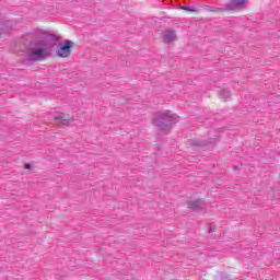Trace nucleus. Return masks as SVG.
Returning a JSON list of instances; mask_svg holds the SVG:
<instances>
[{"label": "nucleus", "mask_w": 280, "mask_h": 280, "mask_svg": "<svg viewBox=\"0 0 280 280\" xmlns=\"http://www.w3.org/2000/svg\"><path fill=\"white\" fill-rule=\"evenodd\" d=\"M162 38L166 45L176 40V32L174 30H166L162 33Z\"/></svg>", "instance_id": "20e7f679"}, {"label": "nucleus", "mask_w": 280, "mask_h": 280, "mask_svg": "<svg viewBox=\"0 0 280 280\" xmlns=\"http://www.w3.org/2000/svg\"><path fill=\"white\" fill-rule=\"evenodd\" d=\"M246 1L244 0H232L225 5V10H237V8H243Z\"/></svg>", "instance_id": "0eeeda50"}, {"label": "nucleus", "mask_w": 280, "mask_h": 280, "mask_svg": "<svg viewBox=\"0 0 280 280\" xmlns=\"http://www.w3.org/2000/svg\"><path fill=\"white\" fill-rule=\"evenodd\" d=\"M51 51H54V45L51 42L47 39H42L35 43L34 47L27 49V60L33 62H38L40 60H45V58H49L51 56Z\"/></svg>", "instance_id": "f257e3e1"}, {"label": "nucleus", "mask_w": 280, "mask_h": 280, "mask_svg": "<svg viewBox=\"0 0 280 280\" xmlns=\"http://www.w3.org/2000/svg\"><path fill=\"white\" fill-rule=\"evenodd\" d=\"M42 34H44L45 36H48L49 40H58V35L56 34H47V32H42Z\"/></svg>", "instance_id": "9b49d317"}, {"label": "nucleus", "mask_w": 280, "mask_h": 280, "mask_svg": "<svg viewBox=\"0 0 280 280\" xmlns=\"http://www.w3.org/2000/svg\"><path fill=\"white\" fill-rule=\"evenodd\" d=\"M180 9L186 10L187 12H198V9L196 7L184 5L180 7Z\"/></svg>", "instance_id": "9d476101"}, {"label": "nucleus", "mask_w": 280, "mask_h": 280, "mask_svg": "<svg viewBox=\"0 0 280 280\" xmlns=\"http://www.w3.org/2000/svg\"><path fill=\"white\" fill-rule=\"evenodd\" d=\"M5 27H10V23L9 22H4V23L1 24L0 34H3V31L5 30Z\"/></svg>", "instance_id": "f8f14e48"}, {"label": "nucleus", "mask_w": 280, "mask_h": 280, "mask_svg": "<svg viewBox=\"0 0 280 280\" xmlns=\"http://www.w3.org/2000/svg\"><path fill=\"white\" fill-rule=\"evenodd\" d=\"M24 167L25 170H32V164H25Z\"/></svg>", "instance_id": "ddd939ff"}, {"label": "nucleus", "mask_w": 280, "mask_h": 280, "mask_svg": "<svg viewBox=\"0 0 280 280\" xmlns=\"http://www.w3.org/2000/svg\"><path fill=\"white\" fill-rule=\"evenodd\" d=\"M188 209H191V211H200L205 209V202L200 199L190 200L188 201Z\"/></svg>", "instance_id": "39448f33"}, {"label": "nucleus", "mask_w": 280, "mask_h": 280, "mask_svg": "<svg viewBox=\"0 0 280 280\" xmlns=\"http://www.w3.org/2000/svg\"><path fill=\"white\" fill-rule=\"evenodd\" d=\"M178 116L172 112H163L156 115V117L153 118V124L156 126V128H160V130H165V128H168V126H173V124H177Z\"/></svg>", "instance_id": "f03ea898"}, {"label": "nucleus", "mask_w": 280, "mask_h": 280, "mask_svg": "<svg viewBox=\"0 0 280 280\" xmlns=\"http://www.w3.org/2000/svg\"><path fill=\"white\" fill-rule=\"evenodd\" d=\"M219 96L221 97V100H229V97H231V91L229 90H220L219 91Z\"/></svg>", "instance_id": "6e6552de"}, {"label": "nucleus", "mask_w": 280, "mask_h": 280, "mask_svg": "<svg viewBox=\"0 0 280 280\" xmlns=\"http://www.w3.org/2000/svg\"><path fill=\"white\" fill-rule=\"evenodd\" d=\"M205 10H207L208 12H223L224 9H220V8H215V7H211V5H206Z\"/></svg>", "instance_id": "1a4fd4ad"}, {"label": "nucleus", "mask_w": 280, "mask_h": 280, "mask_svg": "<svg viewBox=\"0 0 280 280\" xmlns=\"http://www.w3.org/2000/svg\"><path fill=\"white\" fill-rule=\"evenodd\" d=\"M73 42L66 39L57 45L56 54L59 58H69L71 50L73 49Z\"/></svg>", "instance_id": "7ed1b4c3"}, {"label": "nucleus", "mask_w": 280, "mask_h": 280, "mask_svg": "<svg viewBox=\"0 0 280 280\" xmlns=\"http://www.w3.org/2000/svg\"><path fill=\"white\" fill-rule=\"evenodd\" d=\"M54 119L56 120L57 124H62V126H69L71 124V120L65 118V114L60 112H56L54 114Z\"/></svg>", "instance_id": "423d86ee"}]
</instances>
